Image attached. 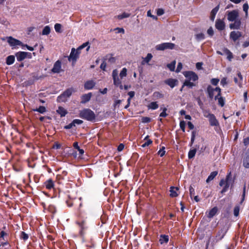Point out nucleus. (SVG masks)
Segmentation results:
<instances>
[{
    "instance_id": "f257e3e1",
    "label": "nucleus",
    "mask_w": 249,
    "mask_h": 249,
    "mask_svg": "<svg viewBox=\"0 0 249 249\" xmlns=\"http://www.w3.org/2000/svg\"><path fill=\"white\" fill-rule=\"evenodd\" d=\"M184 76L187 78L183 84V87L187 86L189 88H192L196 86L194 82L198 79L197 75L192 71H185L183 72Z\"/></svg>"
},
{
    "instance_id": "f03ea898",
    "label": "nucleus",
    "mask_w": 249,
    "mask_h": 249,
    "mask_svg": "<svg viewBox=\"0 0 249 249\" xmlns=\"http://www.w3.org/2000/svg\"><path fill=\"white\" fill-rule=\"evenodd\" d=\"M79 117L92 122H95L96 120V115L94 112L89 108H85L81 110L79 113Z\"/></svg>"
},
{
    "instance_id": "7ed1b4c3",
    "label": "nucleus",
    "mask_w": 249,
    "mask_h": 249,
    "mask_svg": "<svg viewBox=\"0 0 249 249\" xmlns=\"http://www.w3.org/2000/svg\"><path fill=\"white\" fill-rule=\"evenodd\" d=\"M207 91L209 97L211 99L214 98L215 100H217V98L219 97L221 94V89L219 88L216 87L213 88L211 86L208 87Z\"/></svg>"
},
{
    "instance_id": "20e7f679",
    "label": "nucleus",
    "mask_w": 249,
    "mask_h": 249,
    "mask_svg": "<svg viewBox=\"0 0 249 249\" xmlns=\"http://www.w3.org/2000/svg\"><path fill=\"white\" fill-rule=\"evenodd\" d=\"M231 179V174L230 172L226 176V180L222 179L219 182V185L221 186H224L223 189L221 191V193H224L227 191L228 188L230 186V182Z\"/></svg>"
},
{
    "instance_id": "39448f33",
    "label": "nucleus",
    "mask_w": 249,
    "mask_h": 249,
    "mask_svg": "<svg viewBox=\"0 0 249 249\" xmlns=\"http://www.w3.org/2000/svg\"><path fill=\"white\" fill-rule=\"evenodd\" d=\"M112 76L113 80V84L116 87H119L121 89H123V86L122 84L121 79L118 76V71L115 69L112 71Z\"/></svg>"
},
{
    "instance_id": "423d86ee",
    "label": "nucleus",
    "mask_w": 249,
    "mask_h": 249,
    "mask_svg": "<svg viewBox=\"0 0 249 249\" xmlns=\"http://www.w3.org/2000/svg\"><path fill=\"white\" fill-rule=\"evenodd\" d=\"M175 46V44L173 43L165 42L156 45L155 48L158 51H164L166 49H173Z\"/></svg>"
},
{
    "instance_id": "0eeeda50",
    "label": "nucleus",
    "mask_w": 249,
    "mask_h": 249,
    "mask_svg": "<svg viewBox=\"0 0 249 249\" xmlns=\"http://www.w3.org/2000/svg\"><path fill=\"white\" fill-rule=\"evenodd\" d=\"M73 91V90L72 89H67L57 97V101L65 102L67 100V99L71 95Z\"/></svg>"
},
{
    "instance_id": "6e6552de",
    "label": "nucleus",
    "mask_w": 249,
    "mask_h": 249,
    "mask_svg": "<svg viewBox=\"0 0 249 249\" xmlns=\"http://www.w3.org/2000/svg\"><path fill=\"white\" fill-rule=\"evenodd\" d=\"M239 13L237 10H234L227 12V19L229 21H233L238 19Z\"/></svg>"
},
{
    "instance_id": "1a4fd4ad",
    "label": "nucleus",
    "mask_w": 249,
    "mask_h": 249,
    "mask_svg": "<svg viewBox=\"0 0 249 249\" xmlns=\"http://www.w3.org/2000/svg\"><path fill=\"white\" fill-rule=\"evenodd\" d=\"M227 230L228 229L227 227H224L218 231L215 235V239L216 242L220 241L224 237L227 231Z\"/></svg>"
},
{
    "instance_id": "9d476101",
    "label": "nucleus",
    "mask_w": 249,
    "mask_h": 249,
    "mask_svg": "<svg viewBox=\"0 0 249 249\" xmlns=\"http://www.w3.org/2000/svg\"><path fill=\"white\" fill-rule=\"evenodd\" d=\"M80 51L77 49L76 50L74 48L71 49V53L70 56H69L68 60L75 62L79 56Z\"/></svg>"
},
{
    "instance_id": "9b49d317",
    "label": "nucleus",
    "mask_w": 249,
    "mask_h": 249,
    "mask_svg": "<svg viewBox=\"0 0 249 249\" xmlns=\"http://www.w3.org/2000/svg\"><path fill=\"white\" fill-rule=\"evenodd\" d=\"M242 36V33L239 31H232L230 34V38L236 42Z\"/></svg>"
},
{
    "instance_id": "f8f14e48",
    "label": "nucleus",
    "mask_w": 249,
    "mask_h": 249,
    "mask_svg": "<svg viewBox=\"0 0 249 249\" xmlns=\"http://www.w3.org/2000/svg\"><path fill=\"white\" fill-rule=\"evenodd\" d=\"M52 71L53 73H59L61 71V62L57 60L53 65Z\"/></svg>"
},
{
    "instance_id": "ddd939ff",
    "label": "nucleus",
    "mask_w": 249,
    "mask_h": 249,
    "mask_svg": "<svg viewBox=\"0 0 249 249\" xmlns=\"http://www.w3.org/2000/svg\"><path fill=\"white\" fill-rule=\"evenodd\" d=\"M7 42L11 46H16L18 45H21L22 42L13 37L10 36L8 38Z\"/></svg>"
},
{
    "instance_id": "4468645a",
    "label": "nucleus",
    "mask_w": 249,
    "mask_h": 249,
    "mask_svg": "<svg viewBox=\"0 0 249 249\" xmlns=\"http://www.w3.org/2000/svg\"><path fill=\"white\" fill-rule=\"evenodd\" d=\"M206 116L209 119L210 124L212 126H216L218 124V122L213 114H209Z\"/></svg>"
},
{
    "instance_id": "2eb2a0df",
    "label": "nucleus",
    "mask_w": 249,
    "mask_h": 249,
    "mask_svg": "<svg viewBox=\"0 0 249 249\" xmlns=\"http://www.w3.org/2000/svg\"><path fill=\"white\" fill-rule=\"evenodd\" d=\"M215 26L217 30L221 31L225 29V24L222 20L218 19L216 20Z\"/></svg>"
},
{
    "instance_id": "dca6fc26",
    "label": "nucleus",
    "mask_w": 249,
    "mask_h": 249,
    "mask_svg": "<svg viewBox=\"0 0 249 249\" xmlns=\"http://www.w3.org/2000/svg\"><path fill=\"white\" fill-rule=\"evenodd\" d=\"M234 21V22L233 23L230 24V28L231 29H239L241 25V20L240 19H237Z\"/></svg>"
},
{
    "instance_id": "f3484780",
    "label": "nucleus",
    "mask_w": 249,
    "mask_h": 249,
    "mask_svg": "<svg viewBox=\"0 0 249 249\" xmlns=\"http://www.w3.org/2000/svg\"><path fill=\"white\" fill-rule=\"evenodd\" d=\"M77 224L81 228L80 233L81 236H83L84 234V231L88 228L86 223L85 221H82L80 222H77Z\"/></svg>"
},
{
    "instance_id": "a211bd4d",
    "label": "nucleus",
    "mask_w": 249,
    "mask_h": 249,
    "mask_svg": "<svg viewBox=\"0 0 249 249\" xmlns=\"http://www.w3.org/2000/svg\"><path fill=\"white\" fill-rule=\"evenodd\" d=\"M27 53L24 52H19L16 53L17 59L18 61H21L27 56Z\"/></svg>"
},
{
    "instance_id": "6ab92c4d",
    "label": "nucleus",
    "mask_w": 249,
    "mask_h": 249,
    "mask_svg": "<svg viewBox=\"0 0 249 249\" xmlns=\"http://www.w3.org/2000/svg\"><path fill=\"white\" fill-rule=\"evenodd\" d=\"M92 96L91 93H89L88 94H85L81 96V103L82 104H85L88 101H89L91 98Z\"/></svg>"
},
{
    "instance_id": "aec40b11",
    "label": "nucleus",
    "mask_w": 249,
    "mask_h": 249,
    "mask_svg": "<svg viewBox=\"0 0 249 249\" xmlns=\"http://www.w3.org/2000/svg\"><path fill=\"white\" fill-rule=\"evenodd\" d=\"M178 80L174 79H168L165 81V83L169 85L171 88H173L177 85Z\"/></svg>"
},
{
    "instance_id": "412c9836",
    "label": "nucleus",
    "mask_w": 249,
    "mask_h": 249,
    "mask_svg": "<svg viewBox=\"0 0 249 249\" xmlns=\"http://www.w3.org/2000/svg\"><path fill=\"white\" fill-rule=\"evenodd\" d=\"M95 85V83L93 80L87 81L84 85V88L86 89H92Z\"/></svg>"
},
{
    "instance_id": "4be33fe9",
    "label": "nucleus",
    "mask_w": 249,
    "mask_h": 249,
    "mask_svg": "<svg viewBox=\"0 0 249 249\" xmlns=\"http://www.w3.org/2000/svg\"><path fill=\"white\" fill-rule=\"evenodd\" d=\"M243 166L245 168H249V152L247 153L246 154V155L243 159Z\"/></svg>"
},
{
    "instance_id": "5701e85b",
    "label": "nucleus",
    "mask_w": 249,
    "mask_h": 249,
    "mask_svg": "<svg viewBox=\"0 0 249 249\" xmlns=\"http://www.w3.org/2000/svg\"><path fill=\"white\" fill-rule=\"evenodd\" d=\"M56 112L61 117L65 116L68 113L67 111L62 107H59Z\"/></svg>"
},
{
    "instance_id": "b1692460",
    "label": "nucleus",
    "mask_w": 249,
    "mask_h": 249,
    "mask_svg": "<svg viewBox=\"0 0 249 249\" xmlns=\"http://www.w3.org/2000/svg\"><path fill=\"white\" fill-rule=\"evenodd\" d=\"M178 187H171L170 190V196L172 197H175L177 196H178V194L177 192V191H178Z\"/></svg>"
},
{
    "instance_id": "393cba45",
    "label": "nucleus",
    "mask_w": 249,
    "mask_h": 249,
    "mask_svg": "<svg viewBox=\"0 0 249 249\" xmlns=\"http://www.w3.org/2000/svg\"><path fill=\"white\" fill-rule=\"evenodd\" d=\"M219 10V6H217L214 8H213L211 12L210 15V19L213 21L215 17L216 13H217Z\"/></svg>"
},
{
    "instance_id": "a878e982",
    "label": "nucleus",
    "mask_w": 249,
    "mask_h": 249,
    "mask_svg": "<svg viewBox=\"0 0 249 249\" xmlns=\"http://www.w3.org/2000/svg\"><path fill=\"white\" fill-rule=\"evenodd\" d=\"M45 185L47 189H51L54 186V183L52 179H49L45 182Z\"/></svg>"
},
{
    "instance_id": "bb28decb",
    "label": "nucleus",
    "mask_w": 249,
    "mask_h": 249,
    "mask_svg": "<svg viewBox=\"0 0 249 249\" xmlns=\"http://www.w3.org/2000/svg\"><path fill=\"white\" fill-rule=\"evenodd\" d=\"M218 172L217 171H213L211 173L210 175L206 179V182L208 183L211 180H213V178L217 175Z\"/></svg>"
},
{
    "instance_id": "cd10ccee",
    "label": "nucleus",
    "mask_w": 249,
    "mask_h": 249,
    "mask_svg": "<svg viewBox=\"0 0 249 249\" xmlns=\"http://www.w3.org/2000/svg\"><path fill=\"white\" fill-rule=\"evenodd\" d=\"M169 241V237L168 235H161L159 241L161 244L163 243H167Z\"/></svg>"
},
{
    "instance_id": "c85d7f7f",
    "label": "nucleus",
    "mask_w": 249,
    "mask_h": 249,
    "mask_svg": "<svg viewBox=\"0 0 249 249\" xmlns=\"http://www.w3.org/2000/svg\"><path fill=\"white\" fill-rule=\"evenodd\" d=\"M152 57H153V56L151 53H148L147 54V56L145 58H143V60L142 62V64L144 65L145 63L148 64V63L151 60Z\"/></svg>"
},
{
    "instance_id": "c756f323",
    "label": "nucleus",
    "mask_w": 249,
    "mask_h": 249,
    "mask_svg": "<svg viewBox=\"0 0 249 249\" xmlns=\"http://www.w3.org/2000/svg\"><path fill=\"white\" fill-rule=\"evenodd\" d=\"M15 61V56L14 55H9L6 58V64L10 65L14 63Z\"/></svg>"
},
{
    "instance_id": "7c9ffc66",
    "label": "nucleus",
    "mask_w": 249,
    "mask_h": 249,
    "mask_svg": "<svg viewBox=\"0 0 249 249\" xmlns=\"http://www.w3.org/2000/svg\"><path fill=\"white\" fill-rule=\"evenodd\" d=\"M32 110L34 111H37L39 112L40 113L43 114L46 111V108L44 106H40L38 108L33 109Z\"/></svg>"
},
{
    "instance_id": "2f4dec72",
    "label": "nucleus",
    "mask_w": 249,
    "mask_h": 249,
    "mask_svg": "<svg viewBox=\"0 0 249 249\" xmlns=\"http://www.w3.org/2000/svg\"><path fill=\"white\" fill-rule=\"evenodd\" d=\"M148 136H146L145 137L144 140L146 141L142 145V147H145L146 146H148L149 145L152 143V141L151 140L148 139Z\"/></svg>"
},
{
    "instance_id": "473e14b6",
    "label": "nucleus",
    "mask_w": 249,
    "mask_h": 249,
    "mask_svg": "<svg viewBox=\"0 0 249 249\" xmlns=\"http://www.w3.org/2000/svg\"><path fill=\"white\" fill-rule=\"evenodd\" d=\"M51 32V28L49 27V26L47 25L45 26V27L43 28L42 32V35H48Z\"/></svg>"
},
{
    "instance_id": "72a5a7b5",
    "label": "nucleus",
    "mask_w": 249,
    "mask_h": 249,
    "mask_svg": "<svg viewBox=\"0 0 249 249\" xmlns=\"http://www.w3.org/2000/svg\"><path fill=\"white\" fill-rule=\"evenodd\" d=\"M217 212V208L216 207L213 208L210 211V212L209 213L208 217L210 218L213 217L214 215H215Z\"/></svg>"
},
{
    "instance_id": "f704fd0d",
    "label": "nucleus",
    "mask_w": 249,
    "mask_h": 249,
    "mask_svg": "<svg viewBox=\"0 0 249 249\" xmlns=\"http://www.w3.org/2000/svg\"><path fill=\"white\" fill-rule=\"evenodd\" d=\"M196 149H190L188 153V158L189 159H193L196 154Z\"/></svg>"
},
{
    "instance_id": "c9c22d12",
    "label": "nucleus",
    "mask_w": 249,
    "mask_h": 249,
    "mask_svg": "<svg viewBox=\"0 0 249 249\" xmlns=\"http://www.w3.org/2000/svg\"><path fill=\"white\" fill-rule=\"evenodd\" d=\"M127 70L126 68H124L121 71L119 76L120 77L121 79H123L124 77L126 76L127 75Z\"/></svg>"
},
{
    "instance_id": "e433bc0d",
    "label": "nucleus",
    "mask_w": 249,
    "mask_h": 249,
    "mask_svg": "<svg viewBox=\"0 0 249 249\" xmlns=\"http://www.w3.org/2000/svg\"><path fill=\"white\" fill-rule=\"evenodd\" d=\"M159 107L158 104L156 102H151L148 106V107L152 109H156Z\"/></svg>"
},
{
    "instance_id": "4c0bfd02",
    "label": "nucleus",
    "mask_w": 249,
    "mask_h": 249,
    "mask_svg": "<svg viewBox=\"0 0 249 249\" xmlns=\"http://www.w3.org/2000/svg\"><path fill=\"white\" fill-rule=\"evenodd\" d=\"M130 14L124 12L121 15H118L117 18H118L119 19H122L124 18H128L130 17Z\"/></svg>"
},
{
    "instance_id": "58836bf2",
    "label": "nucleus",
    "mask_w": 249,
    "mask_h": 249,
    "mask_svg": "<svg viewBox=\"0 0 249 249\" xmlns=\"http://www.w3.org/2000/svg\"><path fill=\"white\" fill-rule=\"evenodd\" d=\"M62 25L60 23H56L54 25V29L57 33H61L62 32Z\"/></svg>"
},
{
    "instance_id": "ea45409f",
    "label": "nucleus",
    "mask_w": 249,
    "mask_h": 249,
    "mask_svg": "<svg viewBox=\"0 0 249 249\" xmlns=\"http://www.w3.org/2000/svg\"><path fill=\"white\" fill-rule=\"evenodd\" d=\"M176 63V61H173L171 63L167 65V67L170 69V71H174Z\"/></svg>"
},
{
    "instance_id": "a19ab883",
    "label": "nucleus",
    "mask_w": 249,
    "mask_h": 249,
    "mask_svg": "<svg viewBox=\"0 0 249 249\" xmlns=\"http://www.w3.org/2000/svg\"><path fill=\"white\" fill-rule=\"evenodd\" d=\"M217 99L218 100V104L221 107H223L225 105L224 99L222 97H218L217 98Z\"/></svg>"
},
{
    "instance_id": "79ce46f5",
    "label": "nucleus",
    "mask_w": 249,
    "mask_h": 249,
    "mask_svg": "<svg viewBox=\"0 0 249 249\" xmlns=\"http://www.w3.org/2000/svg\"><path fill=\"white\" fill-rule=\"evenodd\" d=\"M196 37L197 40H201L204 39V35L203 33H199L196 35Z\"/></svg>"
},
{
    "instance_id": "37998d69",
    "label": "nucleus",
    "mask_w": 249,
    "mask_h": 249,
    "mask_svg": "<svg viewBox=\"0 0 249 249\" xmlns=\"http://www.w3.org/2000/svg\"><path fill=\"white\" fill-rule=\"evenodd\" d=\"M186 123L185 121H181L179 123V126L183 132H185Z\"/></svg>"
},
{
    "instance_id": "c03bdc74",
    "label": "nucleus",
    "mask_w": 249,
    "mask_h": 249,
    "mask_svg": "<svg viewBox=\"0 0 249 249\" xmlns=\"http://www.w3.org/2000/svg\"><path fill=\"white\" fill-rule=\"evenodd\" d=\"M243 11L245 12L246 15L247 16L248 14L249 5L247 3H245L243 5Z\"/></svg>"
},
{
    "instance_id": "a18cd8bd",
    "label": "nucleus",
    "mask_w": 249,
    "mask_h": 249,
    "mask_svg": "<svg viewBox=\"0 0 249 249\" xmlns=\"http://www.w3.org/2000/svg\"><path fill=\"white\" fill-rule=\"evenodd\" d=\"M29 236L27 234H26L25 232L22 231L20 234V238L24 240H26L28 238Z\"/></svg>"
},
{
    "instance_id": "49530a36",
    "label": "nucleus",
    "mask_w": 249,
    "mask_h": 249,
    "mask_svg": "<svg viewBox=\"0 0 249 249\" xmlns=\"http://www.w3.org/2000/svg\"><path fill=\"white\" fill-rule=\"evenodd\" d=\"M67 175V172L65 171H64L62 173V175H58L57 176V179L59 180L60 179H64V177Z\"/></svg>"
},
{
    "instance_id": "de8ad7c7",
    "label": "nucleus",
    "mask_w": 249,
    "mask_h": 249,
    "mask_svg": "<svg viewBox=\"0 0 249 249\" xmlns=\"http://www.w3.org/2000/svg\"><path fill=\"white\" fill-rule=\"evenodd\" d=\"M239 210H240V208L239 206H236L234 207V211H233V213H234V215L235 216H237L238 215H239Z\"/></svg>"
},
{
    "instance_id": "09e8293b",
    "label": "nucleus",
    "mask_w": 249,
    "mask_h": 249,
    "mask_svg": "<svg viewBox=\"0 0 249 249\" xmlns=\"http://www.w3.org/2000/svg\"><path fill=\"white\" fill-rule=\"evenodd\" d=\"M164 13V11L162 8H159L157 10V14L159 16L163 15Z\"/></svg>"
},
{
    "instance_id": "8fccbe9b",
    "label": "nucleus",
    "mask_w": 249,
    "mask_h": 249,
    "mask_svg": "<svg viewBox=\"0 0 249 249\" xmlns=\"http://www.w3.org/2000/svg\"><path fill=\"white\" fill-rule=\"evenodd\" d=\"M167 110V108L166 107H164L163 109L162 112L160 113V116L162 117H165L167 116V114L166 113V111Z\"/></svg>"
},
{
    "instance_id": "3c124183",
    "label": "nucleus",
    "mask_w": 249,
    "mask_h": 249,
    "mask_svg": "<svg viewBox=\"0 0 249 249\" xmlns=\"http://www.w3.org/2000/svg\"><path fill=\"white\" fill-rule=\"evenodd\" d=\"M73 123H74V125L75 126V124H81L83 123V121L79 119H74L72 121Z\"/></svg>"
},
{
    "instance_id": "603ef678",
    "label": "nucleus",
    "mask_w": 249,
    "mask_h": 249,
    "mask_svg": "<svg viewBox=\"0 0 249 249\" xmlns=\"http://www.w3.org/2000/svg\"><path fill=\"white\" fill-rule=\"evenodd\" d=\"M196 137V132L193 131L192 132V136H191V144H193V143L194 142L195 139Z\"/></svg>"
},
{
    "instance_id": "864d4df0",
    "label": "nucleus",
    "mask_w": 249,
    "mask_h": 249,
    "mask_svg": "<svg viewBox=\"0 0 249 249\" xmlns=\"http://www.w3.org/2000/svg\"><path fill=\"white\" fill-rule=\"evenodd\" d=\"M189 192H190V195L191 197H192L193 196H195V191L193 187H192V186L190 187Z\"/></svg>"
},
{
    "instance_id": "5fc2aeb1",
    "label": "nucleus",
    "mask_w": 249,
    "mask_h": 249,
    "mask_svg": "<svg viewBox=\"0 0 249 249\" xmlns=\"http://www.w3.org/2000/svg\"><path fill=\"white\" fill-rule=\"evenodd\" d=\"M219 81V80L217 78H213L212 80H211V83L214 85V86H216L217 85V84L218 83Z\"/></svg>"
},
{
    "instance_id": "6e6d98bb",
    "label": "nucleus",
    "mask_w": 249,
    "mask_h": 249,
    "mask_svg": "<svg viewBox=\"0 0 249 249\" xmlns=\"http://www.w3.org/2000/svg\"><path fill=\"white\" fill-rule=\"evenodd\" d=\"M142 122L144 123H149L151 121V119L147 117H143L142 118Z\"/></svg>"
},
{
    "instance_id": "4d7b16f0",
    "label": "nucleus",
    "mask_w": 249,
    "mask_h": 249,
    "mask_svg": "<svg viewBox=\"0 0 249 249\" xmlns=\"http://www.w3.org/2000/svg\"><path fill=\"white\" fill-rule=\"evenodd\" d=\"M182 68V64L181 62H179L178 64L177 68L176 71L177 72H179Z\"/></svg>"
},
{
    "instance_id": "13d9d810",
    "label": "nucleus",
    "mask_w": 249,
    "mask_h": 249,
    "mask_svg": "<svg viewBox=\"0 0 249 249\" xmlns=\"http://www.w3.org/2000/svg\"><path fill=\"white\" fill-rule=\"evenodd\" d=\"M208 34L210 36H213V30L212 27H210L207 30Z\"/></svg>"
},
{
    "instance_id": "bf43d9fd",
    "label": "nucleus",
    "mask_w": 249,
    "mask_h": 249,
    "mask_svg": "<svg viewBox=\"0 0 249 249\" xmlns=\"http://www.w3.org/2000/svg\"><path fill=\"white\" fill-rule=\"evenodd\" d=\"M165 151L164 150V147H162V149H160L158 152V154L159 155H160V157H162L163 156H164L165 154Z\"/></svg>"
},
{
    "instance_id": "052dcab7",
    "label": "nucleus",
    "mask_w": 249,
    "mask_h": 249,
    "mask_svg": "<svg viewBox=\"0 0 249 249\" xmlns=\"http://www.w3.org/2000/svg\"><path fill=\"white\" fill-rule=\"evenodd\" d=\"M245 194H246V185L245 184L243 187V194H242V198L241 202L242 203L245 199Z\"/></svg>"
},
{
    "instance_id": "680f3d73",
    "label": "nucleus",
    "mask_w": 249,
    "mask_h": 249,
    "mask_svg": "<svg viewBox=\"0 0 249 249\" xmlns=\"http://www.w3.org/2000/svg\"><path fill=\"white\" fill-rule=\"evenodd\" d=\"M89 44V42H86L85 43H83L82 45L80 46L78 48V50H79V51L83 49V48H84L85 47H86Z\"/></svg>"
},
{
    "instance_id": "e2e57ef3",
    "label": "nucleus",
    "mask_w": 249,
    "mask_h": 249,
    "mask_svg": "<svg viewBox=\"0 0 249 249\" xmlns=\"http://www.w3.org/2000/svg\"><path fill=\"white\" fill-rule=\"evenodd\" d=\"M227 83V78L225 77L223 78L220 81L221 85L224 86Z\"/></svg>"
},
{
    "instance_id": "0e129e2a",
    "label": "nucleus",
    "mask_w": 249,
    "mask_h": 249,
    "mask_svg": "<svg viewBox=\"0 0 249 249\" xmlns=\"http://www.w3.org/2000/svg\"><path fill=\"white\" fill-rule=\"evenodd\" d=\"M73 126H74V123H73V122H72L71 123L69 124L68 125H66L64 128L65 129H71V128Z\"/></svg>"
},
{
    "instance_id": "69168bd1",
    "label": "nucleus",
    "mask_w": 249,
    "mask_h": 249,
    "mask_svg": "<svg viewBox=\"0 0 249 249\" xmlns=\"http://www.w3.org/2000/svg\"><path fill=\"white\" fill-rule=\"evenodd\" d=\"M124 146L123 144H122V143L120 144L118 147V150L119 151H122L124 148Z\"/></svg>"
},
{
    "instance_id": "338daca9",
    "label": "nucleus",
    "mask_w": 249,
    "mask_h": 249,
    "mask_svg": "<svg viewBox=\"0 0 249 249\" xmlns=\"http://www.w3.org/2000/svg\"><path fill=\"white\" fill-rule=\"evenodd\" d=\"M60 147H61L60 144L59 143H58V142H55L53 146V148L56 149L60 148Z\"/></svg>"
},
{
    "instance_id": "774afa93",
    "label": "nucleus",
    "mask_w": 249,
    "mask_h": 249,
    "mask_svg": "<svg viewBox=\"0 0 249 249\" xmlns=\"http://www.w3.org/2000/svg\"><path fill=\"white\" fill-rule=\"evenodd\" d=\"M106 68V63L105 62H103L100 65V68L102 69L103 71H105Z\"/></svg>"
}]
</instances>
